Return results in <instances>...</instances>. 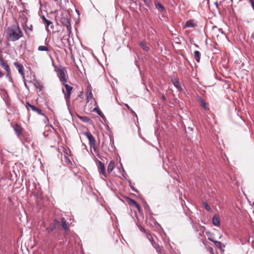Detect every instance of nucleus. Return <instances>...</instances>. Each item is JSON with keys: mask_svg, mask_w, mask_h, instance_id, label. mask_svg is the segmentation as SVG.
Here are the masks:
<instances>
[{"mask_svg": "<svg viewBox=\"0 0 254 254\" xmlns=\"http://www.w3.org/2000/svg\"><path fill=\"white\" fill-rule=\"evenodd\" d=\"M6 39L8 41L14 42L23 36L22 30L18 24H13L7 28Z\"/></svg>", "mask_w": 254, "mask_h": 254, "instance_id": "1", "label": "nucleus"}, {"mask_svg": "<svg viewBox=\"0 0 254 254\" xmlns=\"http://www.w3.org/2000/svg\"><path fill=\"white\" fill-rule=\"evenodd\" d=\"M70 19L68 18L66 14H62L61 18V22L66 27L68 33L69 35L71 32V26L70 24Z\"/></svg>", "mask_w": 254, "mask_h": 254, "instance_id": "2", "label": "nucleus"}, {"mask_svg": "<svg viewBox=\"0 0 254 254\" xmlns=\"http://www.w3.org/2000/svg\"><path fill=\"white\" fill-rule=\"evenodd\" d=\"M65 89H63V92L64 95L65 99L67 105L69 104V99L71 92L73 89L72 87L68 85L67 84L64 83Z\"/></svg>", "mask_w": 254, "mask_h": 254, "instance_id": "3", "label": "nucleus"}, {"mask_svg": "<svg viewBox=\"0 0 254 254\" xmlns=\"http://www.w3.org/2000/svg\"><path fill=\"white\" fill-rule=\"evenodd\" d=\"M60 227L61 222L57 219H54L50 223L49 227L46 228V230L48 233H50L51 232L60 229Z\"/></svg>", "mask_w": 254, "mask_h": 254, "instance_id": "4", "label": "nucleus"}, {"mask_svg": "<svg viewBox=\"0 0 254 254\" xmlns=\"http://www.w3.org/2000/svg\"><path fill=\"white\" fill-rule=\"evenodd\" d=\"M58 76L61 82L63 83L67 82V80L65 78V74L66 73V70L64 67H61L57 69Z\"/></svg>", "mask_w": 254, "mask_h": 254, "instance_id": "5", "label": "nucleus"}, {"mask_svg": "<svg viewBox=\"0 0 254 254\" xmlns=\"http://www.w3.org/2000/svg\"><path fill=\"white\" fill-rule=\"evenodd\" d=\"M89 140V143L91 148H92L94 151L96 150V140L90 132L87 131L84 133Z\"/></svg>", "mask_w": 254, "mask_h": 254, "instance_id": "6", "label": "nucleus"}, {"mask_svg": "<svg viewBox=\"0 0 254 254\" xmlns=\"http://www.w3.org/2000/svg\"><path fill=\"white\" fill-rule=\"evenodd\" d=\"M97 165L98 167V170L100 171L101 173L106 178H107V175L105 171V167L104 164L100 161H98L97 162Z\"/></svg>", "mask_w": 254, "mask_h": 254, "instance_id": "7", "label": "nucleus"}, {"mask_svg": "<svg viewBox=\"0 0 254 254\" xmlns=\"http://www.w3.org/2000/svg\"><path fill=\"white\" fill-rule=\"evenodd\" d=\"M14 65L15 66V67L17 68V69L18 70V72L23 76V78H25V73H24V68L22 64H19L17 62H14L13 63Z\"/></svg>", "mask_w": 254, "mask_h": 254, "instance_id": "8", "label": "nucleus"}, {"mask_svg": "<svg viewBox=\"0 0 254 254\" xmlns=\"http://www.w3.org/2000/svg\"><path fill=\"white\" fill-rule=\"evenodd\" d=\"M26 108L28 110L29 108H30L33 111L37 112L39 115H43L44 114L42 113V110L34 105H32L29 103H26Z\"/></svg>", "mask_w": 254, "mask_h": 254, "instance_id": "9", "label": "nucleus"}, {"mask_svg": "<svg viewBox=\"0 0 254 254\" xmlns=\"http://www.w3.org/2000/svg\"><path fill=\"white\" fill-rule=\"evenodd\" d=\"M154 4L156 8L159 11L166 12V9L161 3L157 1H155Z\"/></svg>", "mask_w": 254, "mask_h": 254, "instance_id": "10", "label": "nucleus"}, {"mask_svg": "<svg viewBox=\"0 0 254 254\" xmlns=\"http://www.w3.org/2000/svg\"><path fill=\"white\" fill-rule=\"evenodd\" d=\"M13 129L17 136H19L21 134L22 131V128L18 124H15L13 126Z\"/></svg>", "mask_w": 254, "mask_h": 254, "instance_id": "11", "label": "nucleus"}, {"mask_svg": "<svg viewBox=\"0 0 254 254\" xmlns=\"http://www.w3.org/2000/svg\"><path fill=\"white\" fill-rule=\"evenodd\" d=\"M172 81L174 86L179 90H182V88L180 84L179 80L177 78H172Z\"/></svg>", "mask_w": 254, "mask_h": 254, "instance_id": "12", "label": "nucleus"}, {"mask_svg": "<svg viewBox=\"0 0 254 254\" xmlns=\"http://www.w3.org/2000/svg\"><path fill=\"white\" fill-rule=\"evenodd\" d=\"M42 19H43V21L44 22L45 24H46L47 30L48 29L49 26H51V28H53V23L52 22V21L47 19L44 16H43Z\"/></svg>", "mask_w": 254, "mask_h": 254, "instance_id": "13", "label": "nucleus"}, {"mask_svg": "<svg viewBox=\"0 0 254 254\" xmlns=\"http://www.w3.org/2000/svg\"><path fill=\"white\" fill-rule=\"evenodd\" d=\"M212 223L214 226H219L220 225V220L219 216L215 215L212 218Z\"/></svg>", "mask_w": 254, "mask_h": 254, "instance_id": "14", "label": "nucleus"}, {"mask_svg": "<svg viewBox=\"0 0 254 254\" xmlns=\"http://www.w3.org/2000/svg\"><path fill=\"white\" fill-rule=\"evenodd\" d=\"M68 226V223L66 222L65 219L63 218L62 219V227L66 233H67Z\"/></svg>", "mask_w": 254, "mask_h": 254, "instance_id": "15", "label": "nucleus"}, {"mask_svg": "<svg viewBox=\"0 0 254 254\" xmlns=\"http://www.w3.org/2000/svg\"><path fill=\"white\" fill-rule=\"evenodd\" d=\"M78 117L81 121H82V122H83L84 123H87L89 124H91L93 122L90 119L88 118L87 117H83V116H78Z\"/></svg>", "mask_w": 254, "mask_h": 254, "instance_id": "16", "label": "nucleus"}, {"mask_svg": "<svg viewBox=\"0 0 254 254\" xmlns=\"http://www.w3.org/2000/svg\"><path fill=\"white\" fill-rule=\"evenodd\" d=\"M93 94L91 91V90L90 87H87V102H89L90 100L93 98Z\"/></svg>", "mask_w": 254, "mask_h": 254, "instance_id": "17", "label": "nucleus"}, {"mask_svg": "<svg viewBox=\"0 0 254 254\" xmlns=\"http://www.w3.org/2000/svg\"><path fill=\"white\" fill-rule=\"evenodd\" d=\"M115 162L114 161H111L108 165L107 171L108 173H110L114 168Z\"/></svg>", "mask_w": 254, "mask_h": 254, "instance_id": "18", "label": "nucleus"}, {"mask_svg": "<svg viewBox=\"0 0 254 254\" xmlns=\"http://www.w3.org/2000/svg\"><path fill=\"white\" fill-rule=\"evenodd\" d=\"M200 56L201 54L198 51L194 52L193 56L196 62L199 63L200 62Z\"/></svg>", "mask_w": 254, "mask_h": 254, "instance_id": "19", "label": "nucleus"}, {"mask_svg": "<svg viewBox=\"0 0 254 254\" xmlns=\"http://www.w3.org/2000/svg\"><path fill=\"white\" fill-rule=\"evenodd\" d=\"M199 102L200 106L204 109L205 110H209V108L207 107L206 105V102L202 98L199 99Z\"/></svg>", "mask_w": 254, "mask_h": 254, "instance_id": "20", "label": "nucleus"}, {"mask_svg": "<svg viewBox=\"0 0 254 254\" xmlns=\"http://www.w3.org/2000/svg\"><path fill=\"white\" fill-rule=\"evenodd\" d=\"M140 47L144 51H148L149 50V47H148L144 41H141L139 43Z\"/></svg>", "mask_w": 254, "mask_h": 254, "instance_id": "21", "label": "nucleus"}, {"mask_svg": "<svg viewBox=\"0 0 254 254\" xmlns=\"http://www.w3.org/2000/svg\"><path fill=\"white\" fill-rule=\"evenodd\" d=\"M129 202L134 205L135 206V207L139 210L140 211V205H139V204L135 201L134 200V199H132L131 198H129Z\"/></svg>", "mask_w": 254, "mask_h": 254, "instance_id": "22", "label": "nucleus"}, {"mask_svg": "<svg viewBox=\"0 0 254 254\" xmlns=\"http://www.w3.org/2000/svg\"><path fill=\"white\" fill-rule=\"evenodd\" d=\"M25 33L27 34H29L32 31V26L30 25V26H27L26 24L25 25H23Z\"/></svg>", "mask_w": 254, "mask_h": 254, "instance_id": "23", "label": "nucleus"}, {"mask_svg": "<svg viewBox=\"0 0 254 254\" xmlns=\"http://www.w3.org/2000/svg\"><path fill=\"white\" fill-rule=\"evenodd\" d=\"M194 26V24L193 23V21L192 20H190L187 21L186 23L185 27H193Z\"/></svg>", "mask_w": 254, "mask_h": 254, "instance_id": "24", "label": "nucleus"}, {"mask_svg": "<svg viewBox=\"0 0 254 254\" xmlns=\"http://www.w3.org/2000/svg\"><path fill=\"white\" fill-rule=\"evenodd\" d=\"M0 66L4 69H5V70L10 69L9 66L7 64L6 61H5L2 64H1L0 65Z\"/></svg>", "mask_w": 254, "mask_h": 254, "instance_id": "25", "label": "nucleus"}, {"mask_svg": "<svg viewBox=\"0 0 254 254\" xmlns=\"http://www.w3.org/2000/svg\"><path fill=\"white\" fill-rule=\"evenodd\" d=\"M214 243L215 244V246L220 250L221 252L224 251L223 250H222V243L220 242L216 241L214 242Z\"/></svg>", "mask_w": 254, "mask_h": 254, "instance_id": "26", "label": "nucleus"}, {"mask_svg": "<svg viewBox=\"0 0 254 254\" xmlns=\"http://www.w3.org/2000/svg\"><path fill=\"white\" fill-rule=\"evenodd\" d=\"M38 50L39 51H49V49L48 47L45 46H40L38 48Z\"/></svg>", "mask_w": 254, "mask_h": 254, "instance_id": "27", "label": "nucleus"}, {"mask_svg": "<svg viewBox=\"0 0 254 254\" xmlns=\"http://www.w3.org/2000/svg\"><path fill=\"white\" fill-rule=\"evenodd\" d=\"M6 72V77L8 78L10 81H12V78L11 76L10 69L5 70Z\"/></svg>", "mask_w": 254, "mask_h": 254, "instance_id": "28", "label": "nucleus"}, {"mask_svg": "<svg viewBox=\"0 0 254 254\" xmlns=\"http://www.w3.org/2000/svg\"><path fill=\"white\" fill-rule=\"evenodd\" d=\"M93 111L96 112L98 115H100L101 117H102L103 114L98 107L94 108L93 110Z\"/></svg>", "mask_w": 254, "mask_h": 254, "instance_id": "29", "label": "nucleus"}, {"mask_svg": "<svg viewBox=\"0 0 254 254\" xmlns=\"http://www.w3.org/2000/svg\"><path fill=\"white\" fill-rule=\"evenodd\" d=\"M64 162L67 164V165H71L72 163L70 159L67 157V156H65L64 158Z\"/></svg>", "mask_w": 254, "mask_h": 254, "instance_id": "30", "label": "nucleus"}, {"mask_svg": "<svg viewBox=\"0 0 254 254\" xmlns=\"http://www.w3.org/2000/svg\"><path fill=\"white\" fill-rule=\"evenodd\" d=\"M163 250H164V248L162 246L157 247V249H156V250L157 252V253H158V254H163L162 253V252L163 251Z\"/></svg>", "mask_w": 254, "mask_h": 254, "instance_id": "31", "label": "nucleus"}, {"mask_svg": "<svg viewBox=\"0 0 254 254\" xmlns=\"http://www.w3.org/2000/svg\"><path fill=\"white\" fill-rule=\"evenodd\" d=\"M148 239L149 240V241L150 242V243H151V244H153V242H155L154 240H153V238L151 235V234H149L147 236Z\"/></svg>", "mask_w": 254, "mask_h": 254, "instance_id": "32", "label": "nucleus"}, {"mask_svg": "<svg viewBox=\"0 0 254 254\" xmlns=\"http://www.w3.org/2000/svg\"><path fill=\"white\" fill-rule=\"evenodd\" d=\"M203 205L205 207V208L208 210V211H210L211 210V208L210 207V206H209L208 204L207 203V202H204L203 203Z\"/></svg>", "mask_w": 254, "mask_h": 254, "instance_id": "33", "label": "nucleus"}, {"mask_svg": "<svg viewBox=\"0 0 254 254\" xmlns=\"http://www.w3.org/2000/svg\"><path fill=\"white\" fill-rule=\"evenodd\" d=\"M126 107L127 108V109L128 110H129L130 111V112L132 113V114H135V112L133 111V110L130 107V106H129L127 104H126Z\"/></svg>", "mask_w": 254, "mask_h": 254, "instance_id": "34", "label": "nucleus"}, {"mask_svg": "<svg viewBox=\"0 0 254 254\" xmlns=\"http://www.w3.org/2000/svg\"><path fill=\"white\" fill-rule=\"evenodd\" d=\"M249 2L251 3V5L253 8V9L254 10V0H248Z\"/></svg>", "mask_w": 254, "mask_h": 254, "instance_id": "35", "label": "nucleus"}, {"mask_svg": "<svg viewBox=\"0 0 254 254\" xmlns=\"http://www.w3.org/2000/svg\"><path fill=\"white\" fill-rule=\"evenodd\" d=\"M152 245L153 246L155 249H157V247H160L159 245L157 244L155 242H153Z\"/></svg>", "mask_w": 254, "mask_h": 254, "instance_id": "36", "label": "nucleus"}, {"mask_svg": "<svg viewBox=\"0 0 254 254\" xmlns=\"http://www.w3.org/2000/svg\"><path fill=\"white\" fill-rule=\"evenodd\" d=\"M152 245L153 246L155 249H157V247H160L159 245L157 244L155 242H153Z\"/></svg>", "mask_w": 254, "mask_h": 254, "instance_id": "37", "label": "nucleus"}, {"mask_svg": "<svg viewBox=\"0 0 254 254\" xmlns=\"http://www.w3.org/2000/svg\"><path fill=\"white\" fill-rule=\"evenodd\" d=\"M5 61L4 60L2 57H0V65L3 62H4Z\"/></svg>", "mask_w": 254, "mask_h": 254, "instance_id": "38", "label": "nucleus"}, {"mask_svg": "<svg viewBox=\"0 0 254 254\" xmlns=\"http://www.w3.org/2000/svg\"><path fill=\"white\" fill-rule=\"evenodd\" d=\"M144 3L146 4L149 5L150 2V0H143Z\"/></svg>", "mask_w": 254, "mask_h": 254, "instance_id": "39", "label": "nucleus"}, {"mask_svg": "<svg viewBox=\"0 0 254 254\" xmlns=\"http://www.w3.org/2000/svg\"><path fill=\"white\" fill-rule=\"evenodd\" d=\"M208 240L213 243L214 242L216 241V240H215L213 238L210 237L208 238Z\"/></svg>", "mask_w": 254, "mask_h": 254, "instance_id": "40", "label": "nucleus"}, {"mask_svg": "<svg viewBox=\"0 0 254 254\" xmlns=\"http://www.w3.org/2000/svg\"><path fill=\"white\" fill-rule=\"evenodd\" d=\"M3 74L1 72V71L0 70V78H1L3 76Z\"/></svg>", "mask_w": 254, "mask_h": 254, "instance_id": "41", "label": "nucleus"}, {"mask_svg": "<svg viewBox=\"0 0 254 254\" xmlns=\"http://www.w3.org/2000/svg\"><path fill=\"white\" fill-rule=\"evenodd\" d=\"M161 98H162V99L163 100H164V101H165V100H166V98H165V96H164V94H162V95Z\"/></svg>", "mask_w": 254, "mask_h": 254, "instance_id": "42", "label": "nucleus"}, {"mask_svg": "<svg viewBox=\"0 0 254 254\" xmlns=\"http://www.w3.org/2000/svg\"><path fill=\"white\" fill-rule=\"evenodd\" d=\"M214 4H215V5L216 6V7H218V5H219V4H218V1H216V2H214Z\"/></svg>", "mask_w": 254, "mask_h": 254, "instance_id": "43", "label": "nucleus"}, {"mask_svg": "<svg viewBox=\"0 0 254 254\" xmlns=\"http://www.w3.org/2000/svg\"><path fill=\"white\" fill-rule=\"evenodd\" d=\"M251 37L254 40V32L251 35Z\"/></svg>", "mask_w": 254, "mask_h": 254, "instance_id": "44", "label": "nucleus"}, {"mask_svg": "<svg viewBox=\"0 0 254 254\" xmlns=\"http://www.w3.org/2000/svg\"><path fill=\"white\" fill-rule=\"evenodd\" d=\"M140 230L142 231H145V230L143 228H142V227H141Z\"/></svg>", "mask_w": 254, "mask_h": 254, "instance_id": "45", "label": "nucleus"}, {"mask_svg": "<svg viewBox=\"0 0 254 254\" xmlns=\"http://www.w3.org/2000/svg\"><path fill=\"white\" fill-rule=\"evenodd\" d=\"M211 253H212V254H214L213 253V249H212V248H211Z\"/></svg>", "mask_w": 254, "mask_h": 254, "instance_id": "46", "label": "nucleus"}, {"mask_svg": "<svg viewBox=\"0 0 254 254\" xmlns=\"http://www.w3.org/2000/svg\"><path fill=\"white\" fill-rule=\"evenodd\" d=\"M253 205H254V202H253Z\"/></svg>", "mask_w": 254, "mask_h": 254, "instance_id": "47", "label": "nucleus"}]
</instances>
